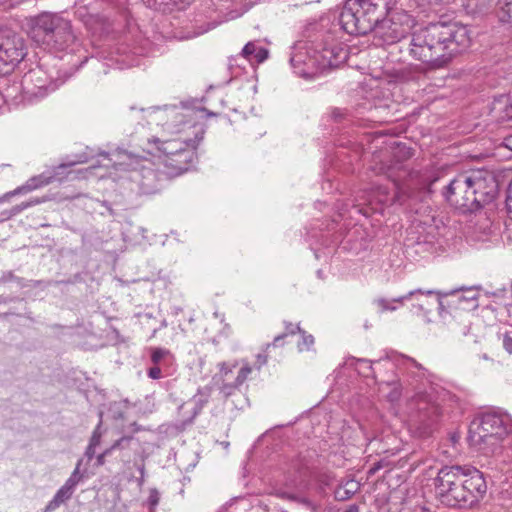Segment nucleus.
<instances>
[{
	"instance_id": "f257e3e1",
	"label": "nucleus",
	"mask_w": 512,
	"mask_h": 512,
	"mask_svg": "<svg viewBox=\"0 0 512 512\" xmlns=\"http://www.w3.org/2000/svg\"><path fill=\"white\" fill-rule=\"evenodd\" d=\"M469 31L456 23H432L412 33L409 53L430 69L446 67L470 45Z\"/></svg>"
},
{
	"instance_id": "f03ea898",
	"label": "nucleus",
	"mask_w": 512,
	"mask_h": 512,
	"mask_svg": "<svg viewBox=\"0 0 512 512\" xmlns=\"http://www.w3.org/2000/svg\"><path fill=\"white\" fill-rule=\"evenodd\" d=\"M438 500L447 507L466 508L484 497L487 484L483 473L471 466L442 467L434 478Z\"/></svg>"
},
{
	"instance_id": "7ed1b4c3",
	"label": "nucleus",
	"mask_w": 512,
	"mask_h": 512,
	"mask_svg": "<svg viewBox=\"0 0 512 512\" xmlns=\"http://www.w3.org/2000/svg\"><path fill=\"white\" fill-rule=\"evenodd\" d=\"M495 193L494 177L482 171L456 176L443 192L452 206L464 211H473L491 202Z\"/></svg>"
},
{
	"instance_id": "20e7f679",
	"label": "nucleus",
	"mask_w": 512,
	"mask_h": 512,
	"mask_svg": "<svg viewBox=\"0 0 512 512\" xmlns=\"http://www.w3.org/2000/svg\"><path fill=\"white\" fill-rule=\"evenodd\" d=\"M27 25L31 39L46 49L63 51L76 40L71 22L57 13L43 12L29 17Z\"/></svg>"
},
{
	"instance_id": "39448f33",
	"label": "nucleus",
	"mask_w": 512,
	"mask_h": 512,
	"mask_svg": "<svg viewBox=\"0 0 512 512\" xmlns=\"http://www.w3.org/2000/svg\"><path fill=\"white\" fill-rule=\"evenodd\" d=\"M512 433V419L506 414L486 413L469 427L468 442L485 455L494 454L503 439Z\"/></svg>"
},
{
	"instance_id": "423d86ee",
	"label": "nucleus",
	"mask_w": 512,
	"mask_h": 512,
	"mask_svg": "<svg viewBox=\"0 0 512 512\" xmlns=\"http://www.w3.org/2000/svg\"><path fill=\"white\" fill-rule=\"evenodd\" d=\"M194 139L190 138H173L161 139L159 137H151L148 144L153 146L154 153L164 155V165L171 175H180L188 170L190 163L195 158V149L204 138V130L196 129Z\"/></svg>"
},
{
	"instance_id": "0eeeda50",
	"label": "nucleus",
	"mask_w": 512,
	"mask_h": 512,
	"mask_svg": "<svg viewBox=\"0 0 512 512\" xmlns=\"http://www.w3.org/2000/svg\"><path fill=\"white\" fill-rule=\"evenodd\" d=\"M339 21L342 28L351 35H364L374 31L361 2L358 0H348L346 2L340 13Z\"/></svg>"
},
{
	"instance_id": "6e6552de",
	"label": "nucleus",
	"mask_w": 512,
	"mask_h": 512,
	"mask_svg": "<svg viewBox=\"0 0 512 512\" xmlns=\"http://www.w3.org/2000/svg\"><path fill=\"white\" fill-rule=\"evenodd\" d=\"M413 24L412 17L407 12L399 10L391 14L389 19L384 17L374 32L385 43L391 44L401 40L410 31Z\"/></svg>"
},
{
	"instance_id": "1a4fd4ad",
	"label": "nucleus",
	"mask_w": 512,
	"mask_h": 512,
	"mask_svg": "<svg viewBox=\"0 0 512 512\" xmlns=\"http://www.w3.org/2000/svg\"><path fill=\"white\" fill-rule=\"evenodd\" d=\"M24 39L13 30L0 27V61L15 65L26 56Z\"/></svg>"
},
{
	"instance_id": "9d476101",
	"label": "nucleus",
	"mask_w": 512,
	"mask_h": 512,
	"mask_svg": "<svg viewBox=\"0 0 512 512\" xmlns=\"http://www.w3.org/2000/svg\"><path fill=\"white\" fill-rule=\"evenodd\" d=\"M21 85L24 99L30 102L40 100L56 90V85L49 81L40 69L26 73Z\"/></svg>"
},
{
	"instance_id": "9b49d317",
	"label": "nucleus",
	"mask_w": 512,
	"mask_h": 512,
	"mask_svg": "<svg viewBox=\"0 0 512 512\" xmlns=\"http://www.w3.org/2000/svg\"><path fill=\"white\" fill-rule=\"evenodd\" d=\"M149 117L153 121L162 122L164 131L170 134H181L186 127L189 129L193 127L185 122V115L175 107L153 108L149 111Z\"/></svg>"
},
{
	"instance_id": "f8f14e48",
	"label": "nucleus",
	"mask_w": 512,
	"mask_h": 512,
	"mask_svg": "<svg viewBox=\"0 0 512 512\" xmlns=\"http://www.w3.org/2000/svg\"><path fill=\"white\" fill-rule=\"evenodd\" d=\"M412 417L426 425L436 421L441 415L440 406L433 401L430 395L419 394L412 398L409 403Z\"/></svg>"
},
{
	"instance_id": "ddd939ff",
	"label": "nucleus",
	"mask_w": 512,
	"mask_h": 512,
	"mask_svg": "<svg viewBox=\"0 0 512 512\" xmlns=\"http://www.w3.org/2000/svg\"><path fill=\"white\" fill-rule=\"evenodd\" d=\"M316 52L319 58V67L322 68V71L327 68L339 67L348 57L343 44L331 37L326 39L322 48Z\"/></svg>"
},
{
	"instance_id": "4468645a",
	"label": "nucleus",
	"mask_w": 512,
	"mask_h": 512,
	"mask_svg": "<svg viewBox=\"0 0 512 512\" xmlns=\"http://www.w3.org/2000/svg\"><path fill=\"white\" fill-rule=\"evenodd\" d=\"M73 164L74 163H71V165H73ZM67 166H70V164L69 165L61 164V165L55 167L53 172L46 171L39 175L29 178L25 182V184L17 187L16 189H14L12 191L7 192L3 196H1L0 203L7 201L12 196L29 193L33 190H36L38 188L44 187V186L52 183L60 175V170L65 169Z\"/></svg>"
},
{
	"instance_id": "2eb2a0df",
	"label": "nucleus",
	"mask_w": 512,
	"mask_h": 512,
	"mask_svg": "<svg viewBox=\"0 0 512 512\" xmlns=\"http://www.w3.org/2000/svg\"><path fill=\"white\" fill-rule=\"evenodd\" d=\"M290 62L294 72L303 78H314L322 71L316 51L310 55L307 50H298L292 55Z\"/></svg>"
},
{
	"instance_id": "dca6fc26",
	"label": "nucleus",
	"mask_w": 512,
	"mask_h": 512,
	"mask_svg": "<svg viewBox=\"0 0 512 512\" xmlns=\"http://www.w3.org/2000/svg\"><path fill=\"white\" fill-rule=\"evenodd\" d=\"M132 180L138 184L139 193L152 195L162 189L163 173L152 167H143L133 174Z\"/></svg>"
},
{
	"instance_id": "f3484780",
	"label": "nucleus",
	"mask_w": 512,
	"mask_h": 512,
	"mask_svg": "<svg viewBox=\"0 0 512 512\" xmlns=\"http://www.w3.org/2000/svg\"><path fill=\"white\" fill-rule=\"evenodd\" d=\"M361 2L363 9L366 12L367 19L370 20L373 28L375 29L381 20L387 15L394 0H358Z\"/></svg>"
},
{
	"instance_id": "a211bd4d",
	"label": "nucleus",
	"mask_w": 512,
	"mask_h": 512,
	"mask_svg": "<svg viewBox=\"0 0 512 512\" xmlns=\"http://www.w3.org/2000/svg\"><path fill=\"white\" fill-rule=\"evenodd\" d=\"M456 291H451L450 294H455ZM415 294H424V295H438L439 298L443 297V296H447L449 295V293H441V292H438V291H434V290H422V289H417V290H413V291H410L408 294L404 295V296H401V297H398V298H394L392 300H387V299H384V298H379L376 300V304L378 305V307L380 308V310L382 312H385V311H394L397 309V306L394 305L396 303L402 305L403 302L405 300H409L411 299L412 296H414ZM439 306L440 308H442V301L441 299H439Z\"/></svg>"
},
{
	"instance_id": "6ab92c4d",
	"label": "nucleus",
	"mask_w": 512,
	"mask_h": 512,
	"mask_svg": "<svg viewBox=\"0 0 512 512\" xmlns=\"http://www.w3.org/2000/svg\"><path fill=\"white\" fill-rule=\"evenodd\" d=\"M74 490L75 487L65 482V484L56 492L53 499L47 504L45 511H53L60 507V505L72 497Z\"/></svg>"
},
{
	"instance_id": "aec40b11",
	"label": "nucleus",
	"mask_w": 512,
	"mask_h": 512,
	"mask_svg": "<svg viewBox=\"0 0 512 512\" xmlns=\"http://www.w3.org/2000/svg\"><path fill=\"white\" fill-rule=\"evenodd\" d=\"M492 109L497 112H504V117L512 119V93L496 97Z\"/></svg>"
},
{
	"instance_id": "412c9836",
	"label": "nucleus",
	"mask_w": 512,
	"mask_h": 512,
	"mask_svg": "<svg viewBox=\"0 0 512 512\" xmlns=\"http://www.w3.org/2000/svg\"><path fill=\"white\" fill-rule=\"evenodd\" d=\"M463 293L458 296V303L463 309L474 310L478 307V294L473 289H461Z\"/></svg>"
},
{
	"instance_id": "4be33fe9",
	"label": "nucleus",
	"mask_w": 512,
	"mask_h": 512,
	"mask_svg": "<svg viewBox=\"0 0 512 512\" xmlns=\"http://www.w3.org/2000/svg\"><path fill=\"white\" fill-rule=\"evenodd\" d=\"M498 18L502 23L512 22V0H498Z\"/></svg>"
},
{
	"instance_id": "5701e85b",
	"label": "nucleus",
	"mask_w": 512,
	"mask_h": 512,
	"mask_svg": "<svg viewBox=\"0 0 512 512\" xmlns=\"http://www.w3.org/2000/svg\"><path fill=\"white\" fill-rule=\"evenodd\" d=\"M279 495L282 498H285L290 501L298 503L299 505L303 506L305 509H307L311 512H317L318 507L316 506V504H314L310 499H308L306 497H301V496H297L295 494H290V493H286V492H283Z\"/></svg>"
},
{
	"instance_id": "b1692460",
	"label": "nucleus",
	"mask_w": 512,
	"mask_h": 512,
	"mask_svg": "<svg viewBox=\"0 0 512 512\" xmlns=\"http://www.w3.org/2000/svg\"><path fill=\"white\" fill-rule=\"evenodd\" d=\"M102 415H103V413L100 412L99 413V417H100L99 423L96 426V428L94 429V431H93V433L91 435L90 441H89V444H92V446H99L100 443H101V438H102V435H103V431H102Z\"/></svg>"
},
{
	"instance_id": "393cba45",
	"label": "nucleus",
	"mask_w": 512,
	"mask_h": 512,
	"mask_svg": "<svg viewBox=\"0 0 512 512\" xmlns=\"http://www.w3.org/2000/svg\"><path fill=\"white\" fill-rule=\"evenodd\" d=\"M82 462H83V459H80L77 464H76V467L74 469V471L72 472V474L70 475V477L66 480V482L69 484V485H72L73 487H76L77 484L82 480V474L80 473V467L82 465Z\"/></svg>"
},
{
	"instance_id": "a878e982",
	"label": "nucleus",
	"mask_w": 512,
	"mask_h": 512,
	"mask_svg": "<svg viewBox=\"0 0 512 512\" xmlns=\"http://www.w3.org/2000/svg\"><path fill=\"white\" fill-rule=\"evenodd\" d=\"M251 372L252 368L249 364L246 363L244 366H242L235 379L236 386H241L247 380Z\"/></svg>"
},
{
	"instance_id": "bb28decb",
	"label": "nucleus",
	"mask_w": 512,
	"mask_h": 512,
	"mask_svg": "<svg viewBox=\"0 0 512 512\" xmlns=\"http://www.w3.org/2000/svg\"><path fill=\"white\" fill-rule=\"evenodd\" d=\"M300 334L302 335V340L298 343V349L300 351L309 350L314 344V337L306 334L303 330Z\"/></svg>"
},
{
	"instance_id": "cd10ccee",
	"label": "nucleus",
	"mask_w": 512,
	"mask_h": 512,
	"mask_svg": "<svg viewBox=\"0 0 512 512\" xmlns=\"http://www.w3.org/2000/svg\"><path fill=\"white\" fill-rule=\"evenodd\" d=\"M168 350L163 348H155L151 354L152 362L157 365L166 355H168Z\"/></svg>"
},
{
	"instance_id": "c85d7f7f",
	"label": "nucleus",
	"mask_w": 512,
	"mask_h": 512,
	"mask_svg": "<svg viewBox=\"0 0 512 512\" xmlns=\"http://www.w3.org/2000/svg\"><path fill=\"white\" fill-rule=\"evenodd\" d=\"M237 366V362L229 364L227 362H221L218 364L220 375L225 378L228 374H230L233 369Z\"/></svg>"
},
{
	"instance_id": "c756f323",
	"label": "nucleus",
	"mask_w": 512,
	"mask_h": 512,
	"mask_svg": "<svg viewBox=\"0 0 512 512\" xmlns=\"http://www.w3.org/2000/svg\"><path fill=\"white\" fill-rule=\"evenodd\" d=\"M502 346L507 353L512 354V332H505L503 334Z\"/></svg>"
},
{
	"instance_id": "7c9ffc66",
	"label": "nucleus",
	"mask_w": 512,
	"mask_h": 512,
	"mask_svg": "<svg viewBox=\"0 0 512 512\" xmlns=\"http://www.w3.org/2000/svg\"><path fill=\"white\" fill-rule=\"evenodd\" d=\"M258 47H256L255 43L253 42H248L242 49V55L245 57V58H248L250 59L251 56H254L256 50H257Z\"/></svg>"
},
{
	"instance_id": "2f4dec72",
	"label": "nucleus",
	"mask_w": 512,
	"mask_h": 512,
	"mask_svg": "<svg viewBox=\"0 0 512 512\" xmlns=\"http://www.w3.org/2000/svg\"><path fill=\"white\" fill-rule=\"evenodd\" d=\"M268 55L269 52L266 48L258 47L254 54V58L258 63H262L268 58Z\"/></svg>"
},
{
	"instance_id": "473e14b6",
	"label": "nucleus",
	"mask_w": 512,
	"mask_h": 512,
	"mask_svg": "<svg viewBox=\"0 0 512 512\" xmlns=\"http://www.w3.org/2000/svg\"><path fill=\"white\" fill-rule=\"evenodd\" d=\"M239 386H236V382L232 383V384H228V383H224L222 384V386L220 387V391L221 393L225 396V397H228L230 395H232L234 393V391L238 388Z\"/></svg>"
},
{
	"instance_id": "72a5a7b5",
	"label": "nucleus",
	"mask_w": 512,
	"mask_h": 512,
	"mask_svg": "<svg viewBox=\"0 0 512 512\" xmlns=\"http://www.w3.org/2000/svg\"><path fill=\"white\" fill-rule=\"evenodd\" d=\"M41 202L42 201L40 199H38V198H35V199H33V200L29 201V202H23V203H21L20 205H18V206H16L14 208V212L18 213V212H20V211H22V210H24V209H26L28 207H31V206H34V205H38Z\"/></svg>"
},
{
	"instance_id": "f704fd0d",
	"label": "nucleus",
	"mask_w": 512,
	"mask_h": 512,
	"mask_svg": "<svg viewBox=\"0 0 512 512\" xmlns=\"http://www.w3.org/2000/svg\"><path fill=\"white\" fill-rule=\"evenodd\" d=\"M285 332L287 335H294L296 333L302 332V329L300 328L299 324H293L291 322H285Z\"/></svg>"
},
{
	"instance_id": "c9c22d12",
	"label": "nucleus",
	"mask_w": 512,
	"mask_h": 512,
	"mask_svg": "<svg viewBox=\"0 0 512 512\" xmlns=\"http://www.w3.org/2000/svg\"><path fill=\"white\" fill-rule=\"evenodd\" d=\"M287 336V333H283L274 338L272 343L266 345V350H269L271 347H279L283 345V340Z\"/></svg>"
},
{
	"instance_id": "e433bc0d",
	"label": "nucleus",
	"mask_w": 512,
	"mask_h": 512,
	"mask_svg": "<svg viewBox=\"0 0 512 512\" xmlns=\"http://www.w3.org/2000/svg\"><path fill=\"white\" fill-rule=\"evenodd\" d=\"M376 196L377 200L381 203H387L389 201L387 191L383 187L377 188Z\"/></svg>"
},
{
	"instance_id": "4c0bfd02",
	"label": "nucleus",
	"mask_w": 512,
	"mask_h": 512,
	"mask_svg": "<svg viewBox=\"0 0 512 512\" xmlns=\"http://www.w3.org/2000/svg\"><path fill=\"white\" fill-rule=\"evenodd\" d=\"M131 440V437H122L118 440H116L112 446L110 448H107L108 450H110V453H112L113 450L115 449H118V448H123V444L125 442H129Z\"/></svg>"
},
{
	"instance_id": "58836bf2",
	"label": "nucleus",
	"mask_w": 512,
	"mask_h": 512,
	"mask_svg": "<svg viewBox=\"0 0 512 512\" xmlns=\"http://www.w3.org/2000/svg\"><path fill=\"white\" fill-rule=\"evenodd\" d=\"M268 351L269 350H266V348H265L262 353H259L257 355L258 368H260L261 366H263V365H265L267 363Z\"/></svg>"
},
{
	"instance_id": "ea45409f",
	"label": "nucleus",
	"mask_w": 512,
	"mask_h": 512,
	"mask_svg": "<svg viewBox=\"0 0 512 512\" xmlns=\"http://www.w3.org/2000/svg\"><path fill=\"white\" fill-rule=\"evenodd\" d=\"M148 376L152 379H160L162 377L161 369L158 366L151 367L148 370Z\"/></svg>"
},
{
	"instance_id": "a19ab883",
	"label": "nucleus",
	"mask_w": 512,
	"mask_h": 512,
	"mask_svg": "<svg viewBox=\"0 0 512 512\" xmlns=\"http://www.w3.org/2000/svg\"><path fill=\"white\" fill-rule=\"evenodd\" d=\"M110 450L106 449L105 451H103L101 454H99L97 457H96V463L95 465L97 467H100V466H103L105 464V458L106 456L110 455Z\"/></svg>"
},
{
	"instance_id": "79ce46f5",
	"label": "nucleus",
	"mask_w": 512,
	"mask_h": 512,
	"mask_svg": "<svg viewBox=\"0 0 512 512\" xmlns=\"http://www.w3.org/2000/svg\"><path fill=\"white\" fill-rule=\"evenodd\" d=\"M97 446H92V444H88L86 450H85V457L88 460H91L95 455V449Z\"/></svg>"
},
{
	"instance_id": "37998d69",
	"label": "nucleus",
	"mask_w": 512,
	"mask_h": 512,
	"mask_svg": "<svg viewBox=\"0 0 512 512\" xmlns=\"http://www.w3.org/2000/svg\"><path fill=\"white\" fill-rule=\"evenodd\" d=\"M158 502H159L158 493L154 491L149 496V503L152 507H155L156 505H158Z\"/></svg>"
},
{
	"instance_id": "c03bdc74",
	"label": "nucleus",
	"mask_w": 512,
	"mask_h": 512,
	"mask_svg": "<svg viewBox=\"0 0 512 512\" xmlns=\"http://www.w3.org/2000/svg\"><path fill=\"white\" fill-rule=\"evenodd\" d=\"M506 293V289L503 288V289H500L498 291H495V292H487L486 294L488 296H494V297H503Z\"/></svg>"
},
{
	"instance_id": "a18cd8bd",
	"label": "nucleus",
	"mask_w": 512,
	"mask_h": 512,
	"mask_svg": "<svg viewBox=\"0 0 512 512\" xmlns=\"http://www.w3.org/2000/svg\"><path fill=\"white\" fill-rule=\"evenodd\" d=\"M503 144L512 151V134L504 138Z\"/></svg>"
},
{
	"instance_id": "49530a36",
	"label": "nucleus",
	"mask_w": 512,
	"mask_h": 512,
	"mask_svg": "<svg viewBox=\"0 0 512 512\" xmlns=\"http://www.w3.org/2000/svg\"><path fill=\"white\" fill-rule=\"evenodd\" d=\"M407 361L409 362V364L412 367H415V368H417L419 370L424 369L420 363H418L416 360H414L412 358H407Z\"/></svg>"
},
{
	"instance_id": "de8ad7c7",
	"label": "nucleus",
	"mask_w": 512,
	"mask_h": 512,
	"mask_svg": "<svg viewBox=\"0 0 512 512\" xmlns=\"http://www.w3.org/2000/svg\"><path fill=\"white\" fill-rule=\"evenodd\" d=\"M14 278H15V276H14V274L12 272H7L2 277L3 281H9V280H12Z\"/></svg>"
},
{
	"instance_id": "09e8293b",
	"label": "nucleus",
	"mask_w": 512,
	"mask_h": 512,
	"mask_svg": "<svg viewBox=\"0 0 512 512\" xmlns=\"http://www.w3.org/2000/svg\"><path fill=\"white\" fill-rule=\"evenodd\" d=\"M507 205H508L509 209H512V196H508Z\"/></svg>"
},
{
	"instance_id": "8fccbe9b",
	"label": "nucleus",
	"mask_w": 512,
	"mask_h": 512,
	"mask_svg": "<svg viewBox=\"0 0 512 512\" xmlns=\"http://www.w3.org/2000/svg\"><path fill=\"white\" fill-rule=\"evenodd\" d=\"M201 408H202V405L194 410V416H196L200 412Z\"/></svg>"
},
{
	"instance_id": "3c124183",
	"label": "nucleus",
	"mask_w": 512,
	"mask_h": 512,
	"mask_svg": "<svg viewBox=\"0 0 512 512\" xmlns=\"http://www.w3.org/2000/svg\"><path fill=\"white\" fill-rule=\"evenodd\" d=\"M139 471H140L141 475L143 476L144 475V466L143 465L141 467H139Z\"/></svg>"
},
{
	"instance_id": "603ef678",
	"label": "nucleus",
	"mask_w": 512,
	"mask_h": 512,
	"mask_svg": "<svg viewBox=\"0 0 512 512\" xmlns=\"http://www.w3.org/2000/svg\"><path fill=\"white\" fill-rule=\"evenodd\" d=\"M486 308H487V309H490V310H492V311H495V308H494L493 306H491V305H487V306H486Z\"/></svg>"
},
{
	"instance_id": "864d4df0",
	"label": "nucleus",
	"mask_w": 512,
	"mask_h": 512,
	"mask_svg": "<svg viewBox=\"0 0 512 512\" xmlns=\"http://www.w3.org/2000/svg\"><path fill=\"white\" fill-rule=\"evenodd\" d=\"M354 511H355V512H357V507H356V506H353V507L351 508V512H354Z\"/></svg>"
},
{
	"instance_id": "5fc2aeb1",
	"label": "nucleus",
	"mask_w": 512,
	"mask_h": 512,
	"mask_svg": "<svg viewBox=\"0 0 512 512\" xmlns=\"http://www.w3.org/2000/svg\"><path fill=\"white\" fill-rule=\"evenodd\" d=\"M354 511H355V512H357V507H356V506H353V507L351 508V512H354Z\"/></svg>"
},
{
	"instance_id": "6e6d98bb",
	"label": "nucleus",
	"mask_w": 512,
	"mask_h": 512,
	"mask_svg": "<svg viewBox=\"0 0 512 512\" xmlns=\"http://www.w3.org/2000/svg\"><path fill=\"white\" fill-rule=\"evenodd\" d=\"M452 441L456 442V437L455 436L452 437Z\"/></svg>"
},
{
	"instance_id": "4d7b16f0",
	"label": "nucleus",
	"mask_w": 512,
	"mask_h": 512,
	"mask_svg": "<svg viewBox=\"0 0 512 512\" xmlns=\"http://www.w3.org/2000/svg\"><path fill=\"white\" fill-rule=\"evenodd\" d=\"M377 468H373L370 470V473H373Z\"/></svg>"
}]
</instances>
